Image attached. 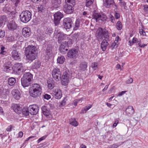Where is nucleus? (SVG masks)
<instances>
[{
  "label": "nucleus",
  "mask_w": 148,
  "mask_h": 148,
  "mask_svg": "<svg viewBox=\"0 0 148 148\" xmlns=\"http://www.w3.org/2000/svg\"><path fill=\"white\" fill-rule=\"evenodd\" d=\"M66 99L65 98H64V99L61 103V105L62 106H64L66 102Z\"/></svg>",
  "instance_id": "obj_63"
},
{
  "label": "nucleus",
  "mask_w": 148,
  "mask_h": 148,
  "mask_svg": "<svg viewBox=\"0 0 148 148\" xmlns=\"http://www.w3.org/2000/svg\"><path fill=\"white\" fill-rule=\"evenodd\" d=\"M133 79L132 78L130 77L126 81V84H131L133 82Z\"/></svg>",
  "instance_id": "obj_53"
},
{
  "label": "nucleus",
  "mask_w": 148,
  "mask_h": 148,
  "mask_svg": "<svg viewBox=\"0 0 148 148\" xmlns=\"http://www.w3.org/2000/svg\"><path fill=\"white\" fill-rule=\"evenodd\" d=\"M65 58L64 56L58 57L57 59V62L60 64H62Z\"/></svg>",
  "instance_id": "obj_34"
},
{
  "label": "nucleus",
  "mask_w": 148,
  "mask_h": 148,
  "mask_svg": "<svg viewBox=\"0 0 148 148\" xmlns=\"http://www.w3.org/2000/svg\"><path fill=\"white\" fill-rule=\"evenodd\" d=\"M10 93V90L7 86H0V97L3 99H5Z\"/></svg>",
  "instance_id": "obj_5"
},
{
  "label": "nucleus",
  "mask_w": 148,
  "mask_h": 148,
  "mask_svg": "<svg viewBox=\"0 0 148 148\" xmlns=\"http://www.w3.org/2000/svg\"><path fill=\"white\" fill-rule=\"evenodd\" d=\"M12 108L14 111L17 114H20L21 112V107L17 104H13Z\"/></svg>",
  "instance_id": "obj_24"
},
{
  "label": "nucleus",
  "mask_w": 148,
  "mask_h": 148,
  "mask_svg": "<svg viewBox=\"0 0 148 148\" xmlns=\"http://www.w3.org/2000/svg\"><path fill=\"white\" fill-rule=\"evenodd\" d=\"M92 105H89L86 107L85 108H83L81 110V113H83L86 112V111L89 110L92 106Z\"/></svg>",
  "instance_id": "obj_36"
},
{
  "label": "nucleus",
  "mask_w": 148,
  "mask_h": 148,
  "mask_svg": "<svg viewBox=\"0 0 148 148\" xmlns=\"http://www.w3.org/2000/svg\"><path fill=\"white\" fill-rule=\"evenodd\" d=\"M103 36L105 38H108L109 37V33L106 29L103 30Z\"/></svg>",
  "instance_id": "obj_42"
},
{
  "label": "nucleus",
  "mask_w": 148,
  "mask_h": 148,
  "mask_svg": "<svg viewBox=\"0 0 148 148\" xmlns=\"http://www.w3.org/2000/svg\"><path fill=\"white\" fill-rule=\"evenodd\" d=\"M41 65V63L39 61H37L34 62L33 64V67L35 69H38L39 68Z\"/></svg>",
  "instance_id": "obj_40"
},
{
  "label": "nucleus",
  "mask_w": 148,
  "mask_h": 148,
  "mask_svg": "<svg viewBox=\"0 0 148 148\" xmlns=\"http://www.w3.org/2000/svg\"><path fill=\"white\" fill-rule=\"evenodd\" d=\"M116 68L117 69H120V70H123V69L121 67V65L119 64H117L116 66Z\"/></svg>",
  "instance_id": "obj_58"
},
{
  "label": "nucleus",
  "mask_w": 148,
  "mask_h": 148,
  "mask_svg": "<svg viewBox=\"0 0 148 148\" xmlns=\"http://www.w3.org/2000/svg\"><path fill=\"white\" fill-rule=\"evenodd\" d=\"M61 80L62 85L66 86L69 80V76L67 72L63 73Z\"/></svg>",
  "instance_id": "obj_14"
},
{
  "label": "nucleus",
  "mask_w": 148,
  "mask_h": 148,
  "mask_svg": "<svg viewBox=\"0 0 148 148\" xmlns=\"http://www.w3.org/2000/svg\"><path fill=\"white\" fill-rule=\"evenodd\" d=\"M63 17V14L60 12H58L54 15V23L56 26L59 24L61 19Z\"/></svg>",
  "instance_id": "obj_8"
},
{
  "label": "nucleus",
  "mask_w": 148,
  "mask_h": 148,
  "mask_svg": "<svg viewBox=\"0 0 148 148\" xmlns=\"http://www.w3.org/2000/svg\"><path fill=\"white\" fill-rule=\"evenodd\" d=\"M47 55L48 56V57L50 58L52 55V50L50 49L49 50L47 49Z\"/></svg>",
  "instance_id": "obj_48"
},
{
  "label": "nucleus",
  "mask_w": 148,
  "mask_h": 148,
  "mask_svg": "<svg viewBox=\"0 0 148 148\" xmlns=\"http://www.w3.org/2000/svg\"><path fill=\"white\" fill-rule=\"evenodd\" d=\"M47 86L49 89H52L54 87V83L53 80H48L47 81Z\"/></svg>",
  "instance_id": "obj_30"
},
{
  "label": "nucleus",
  "mask_w": 148,
  "mask_h": 148,
  "mask_svg": "<svg viewBox=\"0 0 148 148\" xmlns=\"http://www.w3.org/2000/svg\"><path fill=\"white\" fill-rule=\"evenodd\" d=\"M13 70L15 74H19L21 73L24 71L23 70V67L22 64L16 63L15 64L13 67Z\"/></svg>",
  "instance_id": "obj_6"
},
{
  "label": "nucleus",
  "mask_w": 148,
  "mask_h": 148,
  "mask_svg": "<svg viewBox=\"0 0 148 148\" xmlns=\"http://www.w3.org/2000/svg\"><path fill=\"white\" fill-rule=\"evenodd\" d=\"M67 56L70 58H76L78 56V52L75 49H72L68 52Z\"/></svg>",
  "instance_id": "obj_10"
},
{
  "label": "nucleus",
  "mask_w": 148,
  "mask_h": 148,
  "mask_svg": "<svg viewBox=\"0 0 148 148\" xmlns=\"http://www.w3.org/2000/svg\"><path fill=\"white\" fill-rule=\"evenodd\" d=\"M64 12L66 14H71L73 12V10H64Z\"/></svg>",
  "instance_id": "obj_54"
},
{
  "label": "nucleus",
  "mask_w": 148,
  "mask_h": 148,
  "mask_svg": "<svg viewBox=\"0 0 148 148\" xmlns=\"http://www.w3.org/2000/svg\"><path fill=\"white\" fill-rule=\"evenodd\" d=\"M109 17L110 19L111 22L112 23H114L115 20L114 16L110 14L109 16Z\"/></svg>",
  "instance_id": "obj_55"
},
{
  "label": "nucleus",
  "mask_w": 148,
  "mask_h": 148,
  "mask_svg": "<svg viewBox=\"0 0 148 148\" xmlns=\"http://www.w3.org/2000/svg\"><path fill=\"white\" fill-rule=\"evenodd\" d=\"M53 32V31L51 28H48L45 31V33L49 35H50Z\"/></svg>",
  "instance_id": "obj_47"
},
{
  "label": "nucleus",
  "mask_w": 148,
  "mask_h": 148,
  "mask_svg": "<svg viewBox=\"0 0 148 148\" xmlns=\"http://www.w3.org/2000/svg\"><path fill=\"white\" fill-rule=\"evenodd\" d=\"M7 20V18L5 16H3L0 17V22L2 24L6 22Z\"/></svg>",
  "instance_id": "obj_39"
},
{
  "label": "nucleus",
  "mask_w": 148,
  "mask_h": 148,
  "mask_svg": "<svg viewBox=\"0 0 148 148\" xmlns=\"http://www.w3.org/2000/svg\"><path fill=\"white\" fill-rule=\"evenodd\" d=\"M25 54L27 59L31 61H33L36 58V57L37 55L34 54V53H32L25 52Z\"/></svg>",
  "instance_id": "obj_22"
},
{
  "label": "nucleus",
  "mask_w": 148,
  "mask_h": 148,
  "mask_svg": "<svg viewBox=\"0 0 148 148\" xmlns=\"http://www.w3.org/2000/svg\"><path fill=\"white\" fill-rule=\"evenodd\" d=\"M80 19L79 18L77 19L76 21L75 22V27H74V29L75 30H77L79 27V23Z\"/></svg>",
  "instance_id": "obj_37"
},
{
  "label": "nucleus",
  "mask_w": 148,
  "mask_h": 148,
  "mask_svg": "<svg viewBox=\"0 0 148 148\" xmlns=\"http://www.w3.org/2000/svg\"><path fill=\"white\" fill-rule=\"evenodd\" d=\"M139 33L140 34L143 35V36H145L146 35L145 32L143 29L140 30Z\"/></svg>",
  "instance_id": "obj_60"
},
{
  "label": "nucleus",
  "mask_w": 148,
  "mask_h": 148,
  "mask_svg": "<svg viewBox=\"0 0 148 148\" xmlns=\"http://www.w3.org/2000/svg\"><path fill=\"white\" fill-rule=\"evenodd\" d=\"M43 97L45 99L49 100V99L51 98V96L50 95L46 94L44 95Z\"/></svg>",
  "instance_id": "obj_52"
},
{
  "label": "nucleus",
  "mask_w": 148,
  "mask_h": 148,
  "mask_svg": "<svg viewBox=\"0 0 148 148\" xmlns=\"http://www.w3.org/2000/svg\"><path fill=\"white\" fill-rule=\"evenodd\" d=\"M109 43L106 40H103L101 44V48L102 50L103 51H105Z\"/></svg>",
  "instance_id": "obj_27"
},
{
  "label": "nucleus",
  "mask_w": 148,
  "mask_h": 148,
  "mask_svg": "<svg viewBox=\"0 0 148 148\" xmlns=\"http://www.w3.org/2000/svg\"><path fill=\"white\" fill-rule=\"evenodd\" d=\"M25 52L37 54L38 50L37 48L34 46L29 45L25 48Z\"/></svg>",
  "instance_id": "obj_13"
},
{
  "label": "nucleus",
  "mask_w": 148,
  "mask_h": 148,
  "mask_svg": "<svg viewBox=\"0 0 148 148\" xmlns=\"http://www.w3.org/2000/svg\"><path fill=\"white\" fill-rule=\"evenodd\" d=\"M22 34L24 37L27 38L29 37L31 35V29L29 27L23 28L22 31Z\"/></svg>",
  "instance_id": "obj_17"
},
{
  "label": "nucleus",
  "mask_w": 148,
  "mask_h": 148,
  "mask_svg": "<svg viewBox=\"0 0 148 148\" xmlns=\"http://www.w3.org/2000/svg\"><path fill=\"white\" fill-rule=\"evenodd\" d=\"M103 32V29L100 27L98 28L97 30L95 36L99 41L102 39Z\"/></svg>",
  "instance_id": "obj_19"
},
{
  "label": "nucleus",
  "mask_w": 148,
  "mask_h": 148,
  "mask_svg": "<svg viewBox=\"0 0 148 148\" xmlns=\"http://www.w3.org/2000/svg\"><path fill=\"white\" fill-rule=\"evenodd\" d=\"M14 38L12 36H9L7 39V41L8 42H12L14 40Z\"/></svg>",
  "instance_id": "obj_50"
},
{
  "label": "nucleus",
  "mask_w": 148,
  "mask_h": 148,
  "mask_svg": "<svg viewBox=\"0 0 148 148\" xmlns=\"http://www.w3.org/2000/svg\"><path fill=\"white\" fill-rule=\"evenodd\" d=\"M132 41L133 44L136 43H138V44L139 42H140V40H138L136 38H134L132 39Z\"/></svg>",
  "instance_id": "obj_51"
},
{
  "label": "nucleus",
  "mask_w": 148,
  "mask_h": 148,
  "mask_svg": "<svg viewBox=\"0 0 148 148\" xmlns=\"http://www.w3.org/2000/svg\"><path fill=\"white\" fill-rule=\"evenodd\" d=\"M38 9H45V5H39L38 7Z\"/></svg>",
  "instance_id": "obj_62"
},
{
  "label": "nucleus",
  "mask_w": 148,
  "mask_h": 148,
  "mask_svg": "<svg viewBox=\"0 0 148 148\" xmlns=\"http://www.w3.org/2000/svg\"><path fill=\"white\" fill-rule=\"evenodd\" d=\"M5 35V33L4 30L0 29V38L3 37Z\"/></svg>",
  "instance_id": "obj_49"
},
{
  "label": "nucleus",
  "mask_w": 148,
  "mask_h": 148,
  "mask_svg": "<svg viewBox=\"0 0 148 148\" xmlns=\"http://www.w3.org/2000/svg\"><path fill=\"white\" fill-rule=\"evenodd\" d=\"M42 113L45 115L46 116L49 115L50 114L49 111L46 109V108L45 106L42 107Z\"/></svg>",
  "instance_id": "obj_31"
},
{
  "label": "nucleus",
  "mask_w": 148,
  "mask_h": 148,
  "mask_svg": "<svg viewBox=\"0 0 148 148\" xmlns=\"http://www.w3.org/2000/svg\"><path fill=\"white\" fill-rule=\"evenodd\" d=\"M66 4L64 8L66 9H72L75 4V0H65Z\"/></svg>",
  "instance_id": "obj_12"
},
{
  "label": "nucleus",
  "mask_w": 148,
  "mask_h": 148,
  "mask_svg": "<svg viewBox=\"0 0 148 148\" xmlns=\"http://www.w3.org/2000/svg\"><path fill=\"white\" fill-rule=\"evenodd\" d=\"M53 94L55 96L56 99H60L62 97V94L61 90L58 88L54 89L53 90Z\"/></svg>",
  "instance_id": "obj_18"
},
{
  "label": "nucleus",
  "mask_w": 148,
  "mask_h": 148,
  "mask_svg": "<svg viewBox=\"0 0 148 148\" xmlns=\"http://www.w3.org/2000/svg\"><path fill=\"white\" fill-rule=\"evenodd\" d=\"M98 64L96 62L92 63L91 65V67L94 70H96L97 68Z\"/></svg>",
  "instance_id": "obj_45"
},
{
  "label": "nucleus",
  "mask_w": 148,
  "mask_h": 148,
  "mask_svg": "<svg viewBox=\"0 0 148 148\" xmlns=\"http://www.w3.org/2000/svg\"><path fill=\"white\" fill-rule=\"evenodd\" d=\"M29 112L32 115H36L38 112L39 108L35 105L30 106L29 107Z\"/></svg>",
  "instance_id": "obj_11"
},
{
  "label": "nucleus",
  "mask_w": 148,
  "mask_h": 148,
  "mask_svg": "<svg viewBox=\"0 0 148 148\" xmlns=\"http://www.w3.org/2000/svg\"><path fill=\"white\" fill-rule=\"evenodd\" d=\"M29 92L31 97L34 98L39 97L42 93V87L38 84L34 83L30 87Z\"/></svg>",
  "instance_id": "obj_1"
},
{
  "label": "nucleus",
  "mask_w": 148,
  "mask_h": 148,
  "mask_svg": "<svg viewBox=\"0 0 148 148\" xmlns=\"http://www.w3.org/2000/svg\"><path fill=\"white\" fill-rule=\"evenodd\" d=\"M13 70V67H12V64L10 62H8L4 65V70L7 73L10 72Z\"/></svg>",
  "instance_id": "obj_26"
},
{
  "label": "nucleus",
  "mask_w": 148,
  "mask_h": 148,
  "mask_svg": "<svg viewBox=\"0 0 148 148\" xmlns=\"http://www.w3.org/2000/svg\"><path fill=\"white\" fill-rule=\"evenodd\" d=\"M94 0H86V6L87 7L91 6V5L92 3Z\"/></svg>",
  "instance_id": "obj_43"
},
{
  "label": "nucleus",
  "mask_w": 148,
  "mask_h": 148,
  "mask_svg": "<svg viewBox=\"0 0 148 148\" xmlns=\"http://www.w3.org/2000/svg\"><path fill=\"white\" fill-rule=\"evenodd\" d=\"M118 46L117 44L115 42H113L111 45V47H112V49L114 48L115 47H116Z\"/></svg>",
  "instance_id": "obj_64"
},
{
  "label": "nucleus",
  "mask_w": 148,
  "mask_h": 148,
  "mask_svg": "<svg viewBox=\"0 0 148 148\" xmlns=\"http://www.w3.org/2000/svg\"><path fill=\"white\" fill-rule=\"evenodd\" d=\"M68 49V43L67 42L64 41L61 43L60 47V50L62 53H65Z\"/></svg>",
  "instance_id": "obj_15"
},
{
  "label": "nucleus",
  "mask_w": 148,
  "mask_h": 148,
  "mask_svg": "<svg viewBox=\"0 0 148 148\" xmlns=\"http://www.w3.org/2000/svg\"><path fill=\"white\" fill-rule=\"evenodd\" d=\"M107 18L106 16L103 14L102 13H101V16L100 17V19L103 21H105L106 20Z\"/></svg>",
  "instance_id": "obj_46"
},
{
  "label": "nucleus",
  "mask_w": 148,
  "mask_h": 148,
  "mask_svg": "<svg viewBox=\"0 0 148 148\" xmlns=\"http://www.w3.org/2000/svg\"><path fill=\"white\" fill-rule=\"evenodd\" d=\"M13 2H15V5L16 6H17L18 3L19 2L20 0H11Z\"/></svg>",
  "instance_id": "obj_59"
},
{
  "label": "nucleus",
  "mask_w": 148,
  "mask_h": 148,
  "mask_svg": "<svg viewBox=\"0 0 148 148\" xmlns=\"http://www.w3.org/2000/svg\"><path fill=\"white\" fill-rule=\"evenodd\" d=\"M87 67V64L85 62H83L80 63L79 66V69L81 71H85Z\"/></svg>",
  "instance_id": "obj_29"
},
{
  "label": "nucleus",
  "mask_w": 148,
  "mask_h": 148,
  "mask_svg": "<svg viewBox=\"0 0 148 148\" xmlns=\"http://www.w3.org/2000/svg\"><path fill=\"white\" fill-rule=\"evenodd\" d=\"M31 12L28 10H26L22 12L20 15L21 21L26 23L29 21L31 18Z\"/></svg>",
  "instance_id": "obj_3"
},
{
  "label": "nucleus",
  "mask_w": 148,
  "mask_h": 148,
  "mask_svg": "<svg viewBox=\"0 0 148 148\" xmlns=\"http://www.w3.org/2000/svg\"><path fill=\"white\" fill-rule=\"evenodd\" d=\"M7 26L8 29L12 31H13L16 29L17 25L14 21H11L8 23Z\"/></svg>",
  "instance_id": "obj_25"
},
{
  "label": "nucleus",
  "mask_w": 148,
  "mask_h": 148,
  "mask_svg": "<svg viewBox=\"0 0 148 148\" xmlns=\"http://www.w3.org/2000/svg\"><path fill=\"white\" fill-rule=\"evenodd\" d=\"M12 56L15 60H18L20 58V56L17 51L16 50H13L12 52Z\"/></svg>",
  "instance_id": "obj_28"
},
{
  "label": "nucleus",
  "mask_w": 148,
  "mask_h": 148,
  "mask_svg": "<svg viewBox=\"0 0 148 148\" xmlns=\"http://www.w3.org/2000/svg\"><path fill=\"white\" fill-rule=\"evenodd\" d=\"M101 14V13L97 12L96 10H95L93 14V16L96 19H97L100 18Z\"/></svg>",
  "instance_id": "obj_38"
},
{
  "label": "nucleus",
  "mask_w": 148,
  "mask_h": 148,
  "mask_svg": "<svg viewBox=\"0 0 148 148\" xmlns=\"http://www.w3.org/2000/svg\"><path fill=\"white\" fill-rule=\"evenodd\" d=\"M16 82V80L15 78L13 77L10 78L8 79V84L11 86H12Z\"/></svg>",
  "instance_id": "obj_35"
},
{
  "label": "nucleus",
  "mask_w": 148,
  "mask_h": 148,
  "mask_svg": "<svg viewBox=\"0 0 148 148\" xmlns=\"http://www.w3.org/2000/svg\"><path fill=\"white\" fill-rule=\"evenodd\" d=\"M51 74L53 79L58 82L61 79V72L57 67L53 68L51 72Z\"/></svg>",
  "instance_id": "obj_4"
},
{
  "label": "nucleus",
  "mask_w": 148,
  "mask_h": 148,
  "mask_svg": "<svg viewBox=\"0 0 148 148\" xmlns=\"http://www.w3.org/2000/svg\"><path fill=\"white\" fill-rule=\"evenodd\" d=\"M140 42H139L138 43V45H139V47H140L143 48L147 46V44H141Z\"/></svg>",
  "instance_id": "obj_61"
},
{
  "label": "nucleus",
  "mask_w": 148,
  "mask_h": 148,
  "mask_svg": "<svg viewBox=\"0 0 148 148\" xmlns=\"http://www.w3.org/2000/svg\"><path fill=\"white\" fill-rule=\"evenodd\" d=\"M32 80L33 75L30 73H25L24 74L23 77L21 79V84L24 87H28L30 85Z\"/></svg>",
  "instance_id": "obj_2"
},
{
  "label": "nucleus",
  "mask_w": 148,
  "mask_h": 148,
  "mask_svg": "<svg viewBox=\"0 0 148 148\" xmlns=\"http://www.w3.org/2000/svg\"><path fill=\"white\" fill-rule=\"evenodd\" d=\"M61 0H52L51 8L52 9L59 8L61 3Z\"/></svg>",
  "instance_id": "obj_21"
},
{
  "label": "nucleus",
  "mask_w": 148,
  "mask_h": 148,
  "mask_svg": "<svg viewBox=\"0 0 148 148\" xmlns=\"http://www.w3.org/2000/svg\"><path fill=\"white\" fill-rule=\"evenodd\" d=\"M12 94L13 97L16 99H19L21 97V94L19 90L17 89H13L12 91Z\"/></svg>",
  "instance_id": "obj_20"
},
{
  "label": "nucleus",
  "mask_w": 148,
  "mask_h": 148,
  "mask_svg": "<svg viewBox=\"0 0 148 148\" xmlns=\"http://www.w3.org/2000/svg\"><path fill=\"white\" fill-rule=\"evenodd\" d=\"M104 5L107 8H109L112 6L114 8H117L113 0H106L105 2L104 3Z\"/></svg>",
  "instance_id": "obj_16"
},
{
  "label": "nucleus",
  "mask_w": 148,
  "mask_h": 148,
  "mask_svg": "<svg viewBox=\"0 0 148 148\" xmlns=\"http://www.w3.org/2000/svg\"><path fill=\"white\" fill-rule=\"evenodd\" d=\"M46 137L45 136H43L40 138H39L37 140V142L38 143H39L40 141L43 140H44L46 138Z\"/></svg>",
  "instance_id": "obj_57"
},
{
  "label": "nucleus",
  "mask_w": 148,
  "mask_h": 148,
  "mask_svg": "<svg viewBox=\"0 0 148 148\" xmlns=\"http://www.w3.org/2000/svg\"><path fill=\"white\" fill-rule=\"evenodd\" d=\"M127 91H121V92H120L119 93V94L118 95H117V96L120 97V96H122V95H123L124 94H125V93Z\"/></svg>",
  "instance_id": "obj_56"
},
{
  "label": "nucleus",
  "mask_w": 148,
  "mask_h": 148,
  "mask_svg": "<svg viewBox=\"0 0 148 148\" xmlns=\"http://www.w3.org/2000/svg\"><path fill=\"white\" fill-rule=\"evenodd\" d=\"M125 112L126 115L129 116H131L134 113V110L133 106H129L126 109Z\"/></svg>",
  "instance_id": "obj_23"
},
{
  "label": "nucleus",
  "mask_w": 148,
  "mask_h": 148,
  "mask_svg": "<svg viewBox=\"0 0 148 148\" xmlns=\"http://www.w3.org/2000/svg\"><path fill=\"white\" fill-rule=\"evenodd\" d=\"M54 36L58 39V42H60L64 40L66 38V35H64L63 33L60 30L56 29L54 33Z\"/></svg>",
  "instance_id": "obj_7"
},
{
  "label": "nucleus",
  "mask_w": 148,
  "mask_h": 148,
  "mask_svg": "<svg viewBox=\"0 0 148 148\" xmlns=\"http://www.w3.org/2000/svg\"><path fill=\"white\" fill-rule=\"evenodd\" d=\"M116 28L119 30H121L122 28V24L121 22L118 21L116 24Z\"/></svg>",
  "instance_id": "obj_44"
},
{
  "label": "nucleus",
  "mask_w": 148,
  "mask_h": 148,
  "mask_svg": "<svg viewBox=\"0 0 148 148\" xmlns=\"http://www.w3.org/2000/svg\"><path fill=\"white\" fill-rule=\"evenodd\" d=\"M70 124L74 127H76L78 125L77 122L74 118L71 119L70 120Z\"/></svg>",
  "instance_id": "obj_32"
},
{
  "label": "nucleus",
  "mask_w": 148,
  "mask_h": 148,
  "mask_svg": "<svg viewBox=\"0 0 148 148\" xmlns=\"http://www.w3.org/2000/svg\"><path fill=\"white\" fill-rule=\"evenodd\" d=\"M119 4L121 7H123V9H125L127 7L125 6L126 3L125 2L123 1V0L119 1Z\"/></svg>",
  "instance_id": "obj_41"
},
{
  "label": "nucleus",
  "mask_w": 148,
  "mask_h": 148,
  "mask_svg": "<svg viewBox=\"0 0 148 148\" xmlns=\"http://www.w3.org/2000/svg\"><path fill=\"white\" fill-rule=\"evenodd\" d=\"M72 23L71 19L70 18H66L63 21V25L64 28L66 29H69L71 27Z\"/></svg>",
  "instance_id": "obj_9"
},
{
  "label": "nucleus",
  "mask_w": 148,
  "mask_h": 148,
  "mask_svg": "<svg viewBox=\"0 0 148 148\" xmlns=\"http://www.w3.org/2000/svg\"><path fill=\"white\" fill-rule=\"evenodd\" d=\"M22 113L25 116L29 115V108L27 107L24 108L22 110Z\"/></svg>",
  "instance_id": "obj_33"
}]
</instances>
